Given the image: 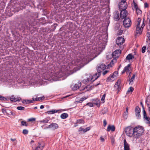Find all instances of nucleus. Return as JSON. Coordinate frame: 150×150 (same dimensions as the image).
I'll return each mask as SVG.
<instances>
[{"label":"nucleus","mask_w":150,"mask_h":150,"mask_svg":"<svg viewBox=\"0 0 150 150\" xmlns=\"http://www.w3.org/2000/svg\"><path fill=\"white\" fill-rule=\"evenodd\" d=\"M133 138H138L144 132L143 128L141 126L136 127L134 128Z\"/></svg>","instance_id":"obj_1"},{"label":"nucleus","mask_w":150,"mask_h":150,"mask_svg":"<svg viewBox=\"0 0 150 150\" xmlns=\"http://www.w3.org/2000/svg\"><path fill=\"white\" fill-rule=\"evenodd\" d=\"M134 128L131 126H129L125 128V132L126 135L130 137H133Z\"/></svg>","instance_id":"obj_2"},{"label":"nucleus","mask_w":150,"mask_h":150,"mask_svg":"<svg viewBox=\"0 0 150 150\" xmlns=\"http://www.w3.org/2000/svg\"><path fill=\"white\" fill-rule=\"evenodd\" d=\"M121 50H116L113 52L112 54H110L112 57L114 58L112 61V62H116V59L117 58L120 54L121 53Z\"/></svg>","instance_id":"obj_3"},{"label":"nucleus","mask_w":150,"mask_h":150,"mask_svg":"<svg viewBox=\"0 0 150 150\" xmlns=\"http://www.w3.org/2000/svg\"><path fill=\"white\" fill-rule=\"evenodd\" d=\"M123 24L125 28H128L132 24L131 20L129 17L125 18L123 21Z\"/></svg>","instance_id":"obj_4"},{"label":"nucleus","mask_w":150,"mask_h":150,"mask_svg":"<svg viewBox=\"0 0 150 150\" xmlns=\"http://www.w3.org/2000/svg\"><path fill=\"white\" fill-rule=\"evenodd\" d=\"M144 21H143V23L141 27H136V34L135 35V37H137L138 35H140L142 32V30L143 27L144 26Z\"/></svg>","instance_id":"obj_5"},{"label":"nucleus","mask_w":150,"mask_h":150,"mask_svg":"<svg viewBox=\"0 0 150 150\" xmlns=\"http://www.w3.org/2000/svg\"><path fill=\"white\" fill-rule=\"evenodd\" d=\"M127 7L126 1H121L119 4V7L120 10H126Z\"/></svg>","instance_id":"obj_6"},{"label":"nucleus","mask_w":150,"mask_h":150,"mask_svg":"<svg viewBox=\"0 0 150 150\" xmlns=\"http://www.w3.org/2000/svg\"><path fill=\"white\" fill-rule=\"evenodd\" d=\"M106 66L105 64H100L98 66L97 68V72L98 73H100V72L106 69Z\"/></svg>","instance_id":"obj_7"},{"label":"nucleus","mask_w":150,"mask_h":150,"mask_svg":"<svg viewBox=\"0 0 150 150\" xmlns=\"http://www.w3.org/2000/svg\"><path fill=\"white\" fill-rule=\"evenodd\" d=\"M120 17L122 19H124L126 18L127 17L128 14V12L126 10H120Z\"/></svg>","instance_id":"obj_8"},{"label":"nucleus","mask_w":150,"mask_h":150,"mask_svg":"<svg viewBox=\"0 0 150 150\" xmlns=\"http://www.w3.org/2000/svg\"><path fill=\"white\" fill-rule=\"evenodd\" d=\"M121 81L120 79H118L116 83L114 85V88L116 90H117L118 91H119L121 89V86H120V84Z\"/></svg>","instance_id":"obj_9"},{"label":"nucleus","mask_w":150,"mask_h":150,"mask_svg":"<svg viewBox=\"0 0 150 150\" xmlns=\"http://www.w3.org/2000/svg\"><path fill=\"white\" fill-rule=\"evenodd\" d=\"M131 64H128L127 66H126L124 69L123 70L122 72V73L123 74L125 72H126L127 74H128V72L130 71H132V69L131 67Z\"/></svg>","instance_id":"obj_10"},{"label":"nucleus","mask_w":150,"mask_h":150,"mask_svg":"<svg viewBox=\"0 0 150 150\" xmlns=\"http://www.w3.org/2000/svg\"><path fill=\"white\" fill-rule=\"evenodd\" d=\"M81 83L79 82L76 83L74 85H72L71 87L72 90L74 91L78 89L81 86Z\"/></svg>","instance_id":"obj_11"},{"label":"nucleus","mask_w":150,"mask_h":150,"mask_svg":"<svg viewBox=\"0 0 150 150\" xmlns=\"http://www.w3.org/2000/svg\"><path fill=\"white\" fill-rule=\"evenodd\" d=\"M125 41L124 38L122 37L118 38L116 40L117 44L118 45H122Z\"/></svg>","instance_id":"obj_12"},{"label":"nucleus","mask_w":150,"mask_h":150,"mask_svg":"<svg viewBox=\"0 0 150 150\" xmlns=\"http://www.w3.org/2000/svg\"><path fill=\"white\" fill-rule=\"evenodd\" d=\"M100 75V73H98V72L97 73H96L95 74L93 75V76H92L91 78V82H92L97 79Z\"/></svg>","instance_id":"obj_13"},{"label":"nucleus","mask_w":150,"mask_h":150,"mask_svg":"<svg viewBox=\"0 0 150 150\" xmlns=\"http://www.w3.org/2000/svg\"><path fill=\"white\" fill-rule=\"evenodd\" d=\"M58 125L56 123H52L49 126L45 128H52L53 129H55L58 128Z\"/></svg>","instance_id":"obj_14"},{"label":"nucleus","mask_w":150,"mask_h":150,"mask_svg":"<svg viewBox=\"0 0 150 150\" xmlns=\"http://www.w3.org/2000/svg\"><path fill=\"white\" fill-rule=\"evenodd\" d=\"M44 147V144L42 142L38 143L35 150H42Z\"/></svg>","instance_id":"obj_15"},{"label":"nucleus","mask_w":150,"mask_h":150,"mask_svg":"<svg viewBox=\"0 0 150 150\" xmlns=\"http://www.w3.org/2000/svg\"><path fill=\"white\" fill-rule=\"evenodd\" d=\"M100 84V82H99V83L97 84H95L94 85L92 86V85H88L87 86H86L84 88V89H86V91H88L90 90H91L93 89V88L94 86H96L98 85H99Z\"/></svg>","instance_id":"obj_16"},{"label":"nucleus","mask_w":150,"mask_h":150,"mask_svg":"<svg viewBox=\"0 0 150 150\" xmlns=\"http://www.w3.org/2000/svg\"><path fill=\"white\" fill-rule=\"evenodd\" d=\"M135 111L136 113V115L138 119H139L140 117V110L138 107H137L135 109Z\"/></svg>","instance_id":"obj_17"},{"label":"nucleus","mask_w":150,"mask_h":150,"mask_svg":"<svg viewBox=\"0 0 150 150\" xmlns=\"http://www.w3.org/2000/svg\"><path fill=\"white\" fill-rule=\"evenodd\" d=\"M21 98L20 97H17L16 98L14 95L10 97V100L11 101L16 102L18 101H19Z\"/></svg>","instance_id":"obj_18"},{"label":"nucleus","mask_w":150,"mask_h":150,"mask_svg":"<svg viewBox=\"0 0 150 150\" xmlns=\"http://www.w3.org/2000/svg\"><path fill=\"white\" fill-rule=\"evenodd\" d=\"M124 150H129L130 148L129 144L127 142L125 139L124 140Z\"/></svg>","instance_id":"obj_19"},{"label":"nucleus","mask_w":150,"mask_h":150,"mask_svg":"<svg viewBox=\"0 0 150 150\" xmlns=\"http://www.w3.org/2000/svg\"><path fill=\"white\" fill-rule=\"evenodd\" d=\"M115 78L116 75H113V74H111L108 78L107 81H112L115 80Z\"/></svg>","instance_id":"obj_20"},{"label":"nucleus","mask_w":150,"mask_h":150,"mask_svg":"<svg viewBox=\"0 0 150 150\" xmlns=\"http://www.w3.org/2000/svg\"><path fill=\"white\" fill-rule=\"evenodd\" d=\"M115 127L114 125L111 126L110 125H109L107 129V131L108 132H109L111 130L113 132L115 131Z\"/></svg>","instance_id":"obj_21"},{"label":"nucleus","mask_w":150,"mask_h":150,"mask_svg":"<svg viewBox=\"0 0 150 150\" xmlns=\"http://www.w3.org/2000/svg\"><path fill=\"white\" fill-rule=\"evenodd\" d=\"M114 18L116 21H118L120 19L119 13L117 11H115L114 16Z\"/></svg>","instance_id":"obj_22"},{"label":"nucleus","mask_w":150,"mask_h":150,"mask_svg":"<svg viewBox=\"0 0 150 150\" xmlns=\"http://www.w3.org/2000/svg\"><path fill=\"white\" fill-rule=\"evenodd\" d=\"M91 76L89 74L87 77V79L83 80L82 81L84 83H86L89 82L90 81H91Z\"/></svg>","instance_id":"obj_23"},{"label":"nucleus","mask_w":150,"mask_h":150,"mask_svg":"<svg viewBox=\"0 0 150 150\" xmlns=\"http://www.w3.org/2000/svg\"><path fill=\"white\" fill-rule=\"evenodd\" d=\"M22 103L24 104H27L33 103V101L32 100H23V101Z\"/></svg>","instance_id":"obj_24"},{"label":"nucleus","mask_w":150,"mask_h":150,"mask_svg":"<svg viewBox=\"0 0 150 150\" xmlns=\"http://www.w3.org/2000/svg\"><path fill=\"white\" fill-rule=\"evenodd\" d=\"M134 58V57L132 56L131 54H129L126 57V59L127 60H130Z\"/></svg>","instance_id":"obj_25"},{"label":"nucleus","mask_w":150,"mask_h":150,"mask_svg":"<svg viewBox=\"0 0 150 150\" xmlns=\"http://www.w3.org/2000/svg\"><path fill=\"white\" fill-rule=\"evenodd\" d=\"M68 116V115L67 113H64L61 115L60 117L62 119H64L67 118Z\"/></svg>","instance_id":"obj_26"},{"label":"nucleus","mask_w":150,"mask_h":150,"mask_svg":"<svg viewBox=\"0 0 150 150\" xmlns=\"http://www.w3.org/2000/svg\"><path fill=\"white\" fill-rule=\"evenodd\" d=\"M128 107H127L126 108V111L124 112V114H123V117L125 119H127V115H128Z\"/></svg>","instance_id":"obj_27"},{"label":"nucleus","mask_w":150,"mask_h":150,"mask_svg":"<svg viewBox=\"0 0 150 150\" xmlns=\"http://www.w3.org/2000/svg\"><path fill=\"white\" fill-rule=\"evenodd\" d=\"M59 110H50V111H47V113L49 114H54L55 113L57 112L58 111H59Z\"/></svg>","instance_id":"obj_28"},{"label":"nucleus","mask_w":150,"mask_h":150,"mask_svg":"<svg viewBox=\"0 0 150 150\" xmlns=\"http://www.w3.org/2000/svg\"><path fill=\"white\" fill-rule=\"evenodd\" d=\"M144 119L146 120L147 121V123L150 124V118L148 117L147 116V115L144 117Z\"/></svg>","instance_id":"obj_29"},{"label":"nucleus","mask_w":150,"mask_h":150,"mask_svg":"<svg viewBox=\"0 0 150 150\" xmlns=\"http://www.w3.org/2000/svg\"><path fill=\"white\" fill-rule=\"evenodd\" d=\"M49 120L47 119H44L40 121V122L42 123H46L48 122Z\"/></svg>","instance_id":"obj_30"},{"label":"nucleus","mask_w":150,"mask_h":150,"mask_svg":"<svg viewBox=\"0 0 150 150\" xmlns=\"http://www.w3.org/2000/svg\"><path fill=\"white\" fill-rule=\"evenodd\" d=\"M134 90V88L132 87H130L128 90L127 92V93H129L130 92L132 93Z\"/></svg>","instance_id":"obj_31"},{"label":"nucleus","mask_w":150,"mask_h":150,"mask_svg":"<svg viewBox=\"0 0 150 150\" xmlns=\"http://www.w3.org/2000/svg\"><path fill=\"white\" fill-rule=\"evenodd\" d=\"M146 102L147 106L149 107L150 105V97L147 98Z\"/></svg>","instance_id":"obj_32"},{"label":"nucleus","mask_w":150,"mask_h":150,"mask_svg":"<svg viewBox=\"0 0 150 150\" xmlns=\"http://www.w3.org/2000/svg\"><path fill=\"white\" fill-rule=\"evenodd\" d=\"M44 98L45 97L44 96H42L35 98V100L36 101H39L41 100H43L44 99Z\"/></svg>","instance_id":"obj_33"},{"label":"nucleus","mask_w":150,"mask_h":150,"mask_svg":"<svg viewBox=\"0 0 150 150\" xmlns=\"http://www.w3.org/2000/svg\"><path fill=\"white\" fill-rule=\"evenodd\" d=\"M96 105L98 107H99L100 106V103L99 102V100H95V102H93V105Z\"/></svg>","instance_id":"obj_34"},{"label":"nucleus","mask_w":150,"mask_h":150,"mask_svg":"<svg viewBox=\"0 0 150 150\" xmlns=\"http://www.w3.org/2000/svg\"><path fill=\"white\" fill-rule=\"evenodd\" d=\"M21 125L22 126H28V123L25 121H22L21 122Z\"/></svg>","instance_id":"obj_35"},{"label":"nucleus","mask_w":150,"mask_h":150,"mask_svg":"<svg viewBox=\"0 0 150 150\" xmlns=\"http://www.w3.org/2000/svg\"><path fill=\"white\" fill-rule=\"evenodd\" d=\"M87 98H83L80 99V100H77L76 101L77 102H78L80 103H81L82 101L85 100Z\"/></svg>","instance_id":"obj_36"},{"label":"nucleus","mask_w":150,"mask_h":150,"mask_svg":"<svg viewBox=\"0 0 150 150\" xmlns=\"http://www.w3.org/2000/svg\"><path fill=\"white\" fill-rule=\"evenodd\" d=\"M17 109L19 110H24L25 109V108L23 107L20 106L17 107Z\"/></svg>","instance_id":"obj_37"},{"label":"nucleus","mask_w":150,"mask_h":150,"mask_svg":"<svg viewBox=\"0 0 150 150\" xmlns=\"http://www.w3.org/2000/svg\"><path fill=\"white\" fill-rule=\"evenodd\" d=\"M148 44L147 46V52L148 53H150V42H148Z\"/></svg>","instance_id":"obj_38"},{"label":"nucleus","mask_w":150,"mask_h":150,"mask_svg":"<svg viewBox=\"0 0 150 150\" xmlns=\"http://www.w3.org/2000/svg\"><path fill=\"white\" fill-rule=\"evenodd\" d=\"M105 96L106 94L104 93L103 96L102 98L101 99V100L103 101V103H104V102H105Z\"/></svg>","instance_id":"obj_39"},{"label":"nucleus","mask_w":150,"mask_h":150,"mask_svg":"<svg viewBox=\"0 0 150 150\" xmlns=\"http://www.w3.org/2000/svg\"><path fill=\"white\" fill-rule=\"evenodd\" d=\"M135 76V74H134L133 75V76H132V77H131V79L129 80L130 83L132 82H133V81H134V79Z\"/></svg>","instance_id":"obj_40"},{"label":"nucleus","mask_w":150,"mask_h":150,"mask_svg":"<svg viewBox=\"0 0 150 150\" xmlns=\"http://www.w3.org/2000/svg\"><path fill=\"white\" fill-rule=\"evenodd\" d=\"M146 49V46H143L142 49V53H144L145 52V50Z\"/></svg>","instance_id":"obj_41"},{"label":"nucleus","mask_w":150,"mask_h":150,"mask_svg":"<svg viewBox=\"0 0 150 150\" xmlns=\"http://www.w3.org/2000/svg\"><path fill=\"white\" fill-rule=\"evenodd\" d=\"M28 131L26 129H24L23 131V133L24 134H28Z\"/></svg>","instance_id":"obj_42"},{"label":"nucleus","mask_w":150,"mask_h":150,"mask_svg":"<svg viewBox=\"0 0 150 150\" xmlns=\"http://www.w3.org/2000/svg\"><path fill=\"white\" fill-rule=\"evenodd\" d=\"M147 37L148 38L149 40L148 41V42H150V33L148 32L147 33Z\"/></svg>","instance_id":"obj_43"},{"label":"nucleus","mask_w":150,"mask_h":150,"mask_svg":"<svg viewBox=\"0 0 150 150\" xmlns=\"http://www.w3.org/2000/svg\"><path fill=\"white\" fill-rule=\"evenodd\" d=\"M133 4H134V7L135 9H136L138 8L137 4L135 3L134 2V1Z\"/></svg>","instance_id":"obj_44"},{"label":"nucleus","mask_w":150,"mask_h":150,"mask_svg":"<svg viewBox=\"0 0 150 150\" xmlns=\"http://www.w3.org/2000/svg\"><path fill=\"white\" fill-rule=\"evenodd\" d=\"M137 14H141L142 13V11L138 8L136 9Z\"/></svg>","instance_id":"obj_45"},{"label":"nucleus","mask_w":150,"mask_h":150,"mask_svg":"<svg viewBox=\"0 0 150 150\" xmlns=\"http://www.w3.org/2000/svg\"><path fill=\"white\" fill-rule=\"evenodd\" d=\"M35 119L34 118H31L28 120L29 122H33L35 120Z\"/></svg>","instance_id":"obj_46"},{"label":"nucleus","mask_w":150,"mask_h":150,"mask_svg":"<svg viewBox=\"0 0 150 150\" xmlns=\"http://www.w3.org/2000/svg\"><path fill=\"white\" fill-rule=\"evenodd\" d=\"M90 127H87L86 129H84V130H83L84 133H85L86 132L88 131H89V130H90Z\"/></svg>","instance_id":"obj_47"},{"label":"nucleus","mask_w":150,"mask_h":150,"mask_svg":"<svg viewBox=\"0 0 150 150\" xmlns=\"http://www.w3.org/2000/svg\"><path fill=\"white\" fill-rule=\"evenodd\" d=\"M86 105H88L90 107H92L93 106V103H88L86 104Z\"/></svg>","instance_id":"obj_48"},{"label":"nucleus","mask_w":150,"mask_h":150,"mask_svg":"<svg viewBox=\"0 0 150 150\" xmlns=\"http://www.w3.org/2000/svg\"><path fill=\"white\" fill-rule=\"evenodd\" d=\"M109 72V71L108 70H106L104 71L103 74V75H105L106 74H107L108 72Z\"/></svg>","instance_id":"obj_49"},{"label":"nucleus","mask_w":150,"mask_h":150,"mask_svg":"<svg viewBox=\"0 0 150 150\" xmlns=\"http://www.w3.org/2000/svg\"><path fill=\"white\" fill-rule=\"evenodd\" d=\"M143 113L144 117L146 115V114L144 109H143Z\"/></svg>","instance_id":"obj_50"},{"label":"nucleus","mask_w":150,"mask_h":150,"mask_svg":"<svg viewBox=\"0 0 150 150\" xmlns=\"http://www.w3.org/2000/svg\"><path fill=\"white\" fill-rule=\"evenodd\" d=\"M123 31V30H120L119 31V34L120 35H121Z\"/></svg>","instance_id":"obj_51"},{"label":"nucleus","mask_w":150,"mask_h":150,"mask_svg":"<svg viewBox=\"0 0 150 150\" xmlns=\"http://www.w3.org/2000/svg\"><path fill=\"white\" fill-rule=\"evenodd\" d=\"M103 125L105 127L107 125V122H106V120H103Z\"/></svg>","instance_id":"obj_52"},{"label":"nucleus","mask_w":150,"mask_h":150,"mask_svg":"<svg viewBox=\"0 0 150 150\" xmlns=\"http://www.w3.org/2000/svg\"><path fill=\"white\" fill-rule=\"evenodd\" d=\"M100 139L102 142H103L105 141L104 138H103L102 136H101L100 137Z\"/></svg>","instance_id":"obj_53"},{"label":"nucleus","mask_w":150,"mask_h":150,"mask_svg":"<svg viewBox=\"0 0 150 150\" xmlns=\"http://www.w3.org/2000/svg\"><path fill=\"white\" fill-rule=\"evenodd\" d=\"M118 74V72L117 71H115L114 73L113 74V75H116H116L117 74Z\"/></svg>","instance_id":"obj_54"},{"label":"nucleus","mask_w":150,"mask_h":150,"mask_svg":"<svg viewBox=\"0 0 150 150\" xmlns=\"http://www.w3.org/2000/svg\"><path fill=\"white\" fill-rule=\"evenodd\" d=\"M148 6V4L146 3H144V7L145 8H147Z\"/></svg>","instance_id":"obj_55"},{"label":"nucleus","mask_w":150,"mask_h":150,"mask_svg":"<svg viewBox=\"0 0 150 150\" xmlns=\"http://www.w3.org/2000/svg\"><path fill=\"white\" fill-rule=\"evenodd\" d=\"M5 99L4 97L0 96V100H4Z\"/></svg>","instance_id":"obj_56"},{"label":"nucleus","mask_w":150,"mask_h":150,"mask_svg":"<svg viewBox=\"0 0 150 150\" xmlns=\"http://www.w3.org/2000/svg\"><path fill=\"white\" fill-rule=\"evenodd\" d=\"M46 125H44L41 126V127L44 129H46V128H46L47 127L46 126Z\"/></svg>","instance_id":"obj_57"},{"label":"nucleus","mask_w":150,"mask_h":150,"mask_svg":"<svg viewBox=\"0 0 150 150\" xmlns=\"http://www.w3.org/2000/svg\"><path fill=\"white\" fill-rule=\"evenodd\" d=\"M83 130H84L83 128L82 127H81L79 128V131H83Z\"/></svg>","instance_id":"obj_58"},{"label":"nucleus","mask_w":150,"mask_h":150,"mask_svg":"<svg viewBox=\"0 0 150 150\" xmlns=\"http://www.w3.org/2000/svg\"><path fill=\"white\" fill-rule=\"evenodd\" d=\"M128 73L129 74L128 77L130 78L132 74V71H130L129 72H128Z\"/></svg>","instance_id":"obj_59"},{"label":"nucleus","mask_w":150,"mask_h":150,"mask_svg":"<svg viewBox=\"0 0 150 150\" xmlns=\"http://www.w3.org/2000/svg\"><path fill=\"white\" fill-rule=\"evenodd\" d=\"M141 21V19L140 18H138V21H137L138 22V23L139 22L140 23Z\"/></svg>","instance_id":"obj_60"},{"label":"nucleus","mask_w":150,"mask_h":150,"mask_svg":"<svg viewBox=\"0 0 150 150\" xmlns=\"http://www.w3.org/2000/svg\"><path fill=\"white\" fill-rule=\"evenodd\" d=\"M140 23L138 22V23L137 25V27H140Z\"/></svg>","instance_id":"obj_61"},{"label":"nucleus","mask_w":150,"mask_h":150,"mask_svg":"<svg viewBox=\"0 0 150 150\" xmlns=\"http://www.w3.org/2000/svg\"><path fill=\"white\" fill-rule=\"evenodd\" d=\"M147 21H149V22H150V17H148L147 18Z\"/></svg>","instance_id":"obj_62"},{"label":"nucleus","mask_w":150,"mask_h":150,"mask_svg":"<svg viewBox=\"0 0 150 150\" xmlns=\"http://www.w3.org/2000/svg\"><path fill=\"white\" fill-rule=\"evenodd\" d=\"M140 104H141V106H142V108L144 109V106L143 105L142 102H141L140 103Z\"/></svg>","instance_id":"obj_63"},{"label":"nucleus","mask_w":150,"mask_h":150,"mask_svg":"<svg viewBox=\"0 0 150 150\" xmlns=\"http://www.w3.org/2000/svg\"><path fill=\"white\" fill-rule=\"evenodd\" d=\"M115 140L114 139H112L111 141V142L112 143V144H113Z\"/></svg>","instance_id":"obj_64"}]
</instances>
